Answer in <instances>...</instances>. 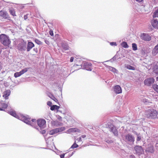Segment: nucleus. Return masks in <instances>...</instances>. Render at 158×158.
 Returning <instances> with one entry per match:
<instances>
[{
  "label": "nucleus",
  "mask_w": 158,
  "mask_h": 158,
  "mask_svg": "<svg viewBox=\"0 0 158 158\" xmlns=\"http://www.w3.org/2000/svg\"><path fill=\"white\" fill-rule=\"evenodd\" d=\"M125 57V56H123V57H122L121 58H123V57Z\"/></svg>",
  "instance_id": "774afa93"
},
{
  "label": "nucleus",
  "mask_w": 158,
  "mask_h": 158,
  "mask_svg": "<svg viewBox=\"0 0 158 158\" xmlns=\"http://www.w3.org/2000/svg\"><path fill=\"white\" fill-rule=\"evenodd\" d=\"M133 151L134 154L136 155L144 151L142 146L139 145H135L134 147Z\"/></svg>",
  "instance_id": "6e6552de"
},
{
  "label": "nucleus",
  "mask_w": 158,
  "mask_h": 158,
  "mask_svg": "<svg viewBox=\"0 0 158 158\" xmlns=\"http://www.w3.org/2000/svg\"><path fill=\"white\" fill-rule=\"evenodd\" d=\"M154 69L157 71H158V65H156L154 66Z\"/></svg>",
  "instance_id": "49530a36"
},
{
  "label": "nucleus",
  "mask_w": 158,
  "mask_h": 158,
  "mask_svg": "<svg viewBox=\"0 0 158 158\" xmlns=\"http://www.w3.org/2000/svg\"><path fill=\"white\" fill-rule=\"evenodd\" d=\"M75 152V151H73L72 153L71 154L69 155V156H68V157H70L72 156L74 154Z\"/></svg>",
  "instance_id": "6e6d98bb"
},
{
  "label": "nucleus",
  "mask_w": 158,
  "mask_h": 158,
  "mask_svg": "<svg viewBox=\"0 0 158 158\" xmlns=\"http://www.w3.org/2000/svg\"><path fill=\"white\" fill-rule=\"evenodd\" d=\"M22 75L20 72H17L15 73L14 74V76L15 77L17 78L19 77H20Z\"/></svg>",
  "instance_id": "58836bf2"
},
{
  "label": "nucleus",
  "mask_w": 158,
  "mask_h": 158,
  "mask_svg": "<svg viewBox=\"0 0 158 158\" xmlns=\"http://www.w3.org/2000/svg\"><path fill=\"white\" fill-rule=\"evenodd\" d=\"M26 43H21L19 44L18 46V49L20 51H24L26 50Z\"/></svg>",
  "instance_id": "4468645a"
},
{
  "label": "nucleus",
  "mask_w": 158,
  "mask_h": 158,
  "mask_svg": "<svg viewBox=\"0 0 158 158\" xmlns=\"http://www.w3.org/2000/svg\"><path fill=\"white\" fill-rule=\"evenodd\" d=\"M35 46V45L31 41H28L27 45V47L26 48L27 51V52H29L30 50Z\"/></svg>",
  "instance_id": "dca6fc26"
},
{
  "label": "nucleus",
  "mask_w": 158,
  "mask_h": 158,
  "mask_svg": "<svg viewBox=\"0 0 158 158\" xmlns=\"http://www.w3.org/2000/svg\"><path fill=\"white\" fill-rule=\"evenodd\" d=\"M156 81H158V76L156 78Z\"/></svg>",
  "instance_id": "338daca9"
},
{
  "label": "nucleus",
  "mask_w": 158,
  "mask_h": 158,
  "mask_svg": "<svg viewBox=\"0 0 158 158\" xmlns=\"http://www.w3.org/2000/svg\"><path fill=\"white\" fill-rule=\"evenodd\" d=\"M68 131L69 132H81V130L77 128H70L68 130Z\"/></svg>",
  "instance_id": "5701e85b"
},
{
  "label": "nucleus",
  "mask_w": 158,
  "mask_h": 158,
  "mask_svg": "<svg viewBox=\"0 0 158 158\" xmlns=\"http://www.w3.org/2000/svg\"><path fill=\"white\" fill-rule=\"evenodd\" d=\"M56 117L58 120H59L60 121H62V117L59 115H58L56 116Z\"/></svg>",
  "instance_id": "de8ad7c7"
},
{
  "label": "nucleus",
  "mask_w": 158,
  "mask_h": 158,
  "mask_svg": "<svg viewBox=\"0 0 158 158\" xmlns=\"http://www.w3.org/2000/svg\"><path fill=\"white\" fill-rule=\"evenodd\" d=\"M74 60V57H71L70 60V62H72Z\"/></svg>",
  "instance_id": "864d4df0"
},
{
  "label": "nucleus",
  "mask_w": 158,
  "mask_h": 158,
  "mask_svg": "<svg viewBox=\"0 0 158 158\" xmlns=\"http://www.w3.org/2000/svg\"><path fill=\"white\" fill-rule=\"evenodd\" d=\"M113 90L114 93L116 94H121L122 92V88L118 85L114 86L113 87Z\"/></svg>",
  "instance_id": "2eb2a0df"
},
{
  "label": "nucleus",
  "mask_w": 158,
  "mask_h": 158,
  "mask_svg": "<svg viewBox=\"0 0 158 158\" xmlns=\"http://www.w3.org/2000/svg\"><path fill=\"white\" fill-rule=\"evenodd\" d=\"M158 52V44H157L153 49L152 53L153 56L156 55Z\"/></svg>",
  "instance_id": "b1692460"
},
{
  "label": "nucleus",
  "mask_w": 158,
  "mask_h": 158,
  "mask_svg": "<svg viewBox=\"0 0 158 158\" xmlns=\"http://www.w3.org/2000/svg\"><path fill=\"white\" fill-rule=\"evenodd\" d=\"M67 153H63L62 154H61L60 155V158H64V156L65 154H66Z\"/></svg>",
  "instance_id": "09e8293b"
},
{
  "label": "nucleus",
  "mask_w": 158,
  "mask_h": 158,
  "mask_svg": "<svg viewBox=\"0 0 158 158\" xmlns=\"http://www.w3.org/2000/svg\"><path fill=\"white\" fill-rule=\"evenodd\" d=\"M126 68L127 69L131 70H135V68L134 67L128 64L127 65Z\"/></svg>",
  "instance_id": "c9c22d12"
},
{
  "label": "nucleus",
  "mask_w": 158,
  "mask_h": 158,
  "mask_svg": "<svg viewBox=\"0 0 158 158\" xmlns=\"http://www.w3.org/2000/svg\"><path fill=\"white\" fill-rule=\"evenodd\" d=\"M110 45L112 46H116L117 45V44L116 42H110Z\"/></svg>",
  "instance_id": "c03bdc74"
},
{
  "label": "nucleus",
  "mask_w": 158,
  "mask_h": 158,
  "mask_svg": "<svg viewBox=\"0 0 158 158\" xmlns=\"http://www.w3.org/2000/svg\"><path fill=\"white\" fill-rule=\"evenodd\" d=\"M78 145L76 143V142L75 141L73 144L71 146L69 149L70 150L71 148L74 149L75 148H78Z\"/></svg>",
  "instance_id": "72a5a7b5"
},
{
  "label": "nucleus",
  "mask_w": 158,
  "mask_h": 158,
  "mask_svg": "<svg viewBox=\"0 0 158 158\" xmlns=\"http://www.w3.org/2000/svg\"><path fill=\"white\" fill-rule=\"evenodd\" d=\"M24 19L25 20H26L27 18V16L26 15H24Z\"/></svg>",
  "instance_id": "052dcab7"
},
{
  "label": "nucleus",
  "mask_w": 158,
  "mask_h": 158,
  "mask_svg": "<svg viewBox=\"0 0 158 158\" xmlns=\"http://www.w3.org/2000/svg\"><path fill=\"white\" fill-rule=\"evenodd\" d=\"M50 118H50V117H49V116H48V118H47V120H50V119H49Z\"/></svg>",
  "instance_id": "0e129e2a"
},
{
  "label": "nucleus",
  "mask_w": 158,
  "mask_h": 158,
  "mask_svg": "<svg viewBox=\"0 0 158 158\" xmlns=\"http://www.w3.org/2000/svg\"><path fill=\"white\" fill-rule=\"evenodd\" d=\"M143 0H136V1L138 2H143Z\"/></svg>",
  "instance_id": "bf43d9fd"
},
{
  "label": "nucleus",
  "mask_w": 158,
  "mask_h": 158,
  "mask_svg": "<svg viewBox=\"0 0 158 158\" xmlns=\"http://www.w3.org/2000/svg\"><path fill=\"white\" fill-rule=\"evenodd\" d=\"M135 134L136 135V144H139V141H140L143 138L142 135L139 133H138L137 132H135Z\"/></svg>",
  "instance_id": "aec40b11"
},
{
  "label": "nucleus",
  "mask_w": 158,
  "mask_h": 158,
  "mask_svg": "<svg viewBox=\"0 0 158 158\" xmlns=\"http://www.w3.org/2000/svg\"><path fill=\"white\" fill-rule=\"evenodd\" d=\"M0 111H5L4 109L2 107H0Z\"/></svg>",
  "instance_id": "13d9d810"
},
{
  "label": "nucleus",
  "mask_w": 158,
  "mask_h": 158,
  "mask_svg": "<svg viewBox=\"0 0 158 158\" xmlns=\"http://www.w3.org/2000/svg\"><path fill=\"white\" fill-rule=\"evenodd\" d=\"M45 43L47 44H48L49 43V41L47 40H45Z\"/></svg>",
  "instance_id": "4d7b16f0"
},
{
  "label": "nucleus",
  "mask_w": 158,
  "mask_h": 158,
  "mask_svg": "<svg viewBox=\"0 0 158 158\" xmlns=\"http://www.w3.org/2000/svg\"><path fill=\"white\" fill-rule=\"evenodd\" d=\"M153 88L158 93V85L156 84L153 85Z\"/></svg>",
  "instance_id": "ea45409f"
},
{
  "label": "nucleus",
  "mask_w": 158,
  "mask_h": 158,
  "mask_svg": "<svg viewBox=\"0 0 158 158\" xmlns=\"http://www.w3.org/2000/svg\"><path fill=\"white\" fill-rule=\"evenodd\" d=\"M2 65H1V63L0 62V70L2 69Z\"/></svg>",
  "instance_id": "e2e57ef3"
},
{
  "label": "nucleus",
  "mask_w": 158,
  "mask_h": 158,
  "mask_svg": "<svg viewBox=\"0 0 158 158\" xmlns=\"http://www.w3.org/2000/svg\"><path fill=\"white\" fill-rule=\"evenodd\" d=\"M140 37L142 40L146 41H150L152 39L151 36L148 34L145 33L141 34Z\"/></svg>",
  "instance_id": "ddd939ff"
},
{
  "label": "nucleus",
  "mask_w": 158,
  "mask_h": 158,
  "mask_svg": "<svg viewBox=\"0 0 158 158\" xmlns=\"http://www.w3.org/2000/svg\"><path fill=\"white\" fill-rule=\"evenodd\" d=\"M24 117L26 118L24 120H22L23 122L27 124L31 125L36 129H38V127L36 125L37 121H36L35 119H32L31 121L30 120V118H29L28 116H25L24 115Z\"/></svg>",
  "instance_id": "39448f33"
},
{
  "label": "nucleus",
  "mask_w": 158,
  "mask_h": 158,
  "mask_svg": "<svg viewBox=\"0 0 158 158\" xmlns=\"http://www.w3.org/2000/svg\"><path fill=\"white\" fill-rule=\"evenodd\" d=\"M146 117L149 119H155L158 118V112L154 109L149 110L146 112Z\"/></svg>",
  "instance_id": "f03ea898"
},
{
  "label": "nucleus",
  "mask_w": 158,
  "mask_h": 158,
  "mask_svg": "<svg viewBox=\"0 0 158 158\" xmlns=\"http://www.w3.org/2000/svg\"><path fill=\"white\" fill-rule=\"evenodd\" d=\"M132 49L134 51H136L137 50V45L135 43H132Z\"/></svg>",
  "instance_id": "e433bc0d"
},
{
  "label": "nucleus",
  "mask_w": 158,
  "mask_h": 158,
  "mask_svg": "<svg viewBox=\"0 0 158 158\" xmlns=\"http://www.w3.org/2000/svg\"><path fill=\"white\" fill-rule=\"evenodd\" d=\"M33 50L35 51L36 53L38 52V49L37 48H34L33 49Z\"/></svg>",
  "instance_id": "5fc2aeb1"
},
{
  "label": "nucleus",
  "mask_w": 158,
  "mask_h": 158,
  "mask_svg": "<svg viewBox=\"0 0 158 158\" xmlns=\"http://www.w3.org/2000/svg\"><path fill=\"white\" fill-rule=\"evenodd\" d=\"M0 16L5 19L10 20V17L8 13L6 11H0Z\"/></svg>",
  "instance_id": "f8f14e48"
},
{
  "label": "nucleus",
  "mask_w": 158,
  "mask_h": 158,
  "mask_svg": "<svg viewBox=\"0 0 158 158\" xmlns=\"http://www.w3.org/2000/svg\"><path fill=\"white\" fill-rule=\"evenodd\" d=\"M61 44L62 48L64 50H69V47L67 43L65 41H63L61 42Z\"/></svg>",
  "instance_id": "f3484780"
},
{
  "label": "nucleus",
  "mask_w": 158,
  "mask_h": 158,
  "mask_svg": "<svg viewBox=\"0 0 158 158\" xmlns=\"http://www.w3.org/2000/svg\"><path fill=\"white\" fill-rule=\"evenodd\" d=\"M139 158H146V155L144 153V151L141 152L137 155Z\"/></svg>",
  "instance_id": "cd10ccee"
},
{
  "label": "nucleus",
  "mask_w": 158,
  "mask_h": 158,
  "mask_svg": "<svg viewBox=\"0 0 158 158\" xmlns=\"http://www.w3.org/2000/svg\"><path fill=\"white\" fill-rule=\"evenodd\" d=\"M30 69V67L26 68H24V69H22L20 72L22 75L24 73L27 72V71L29 69Z\"/></svg>",
  "instance_id": "c756f323"
},
{
  "label": "nucleus",
  "mask_w": 158,
  "mask_h": 158,
  "mask_svg": "<svg viewBox=\"0 0 158 158\" xmlns=\"http://www.w3.org/2000/svg\"><path fill=\"white\" fill-rule=\"evenodd\" d=\"M43 148V149H46V148H42V147H39V148Z\"/></svg>",
  "instance_id": "69168bd1"
},
{
  "label": "nucleus",
  "mask_w": 158,
  "mask_h": 158,
  "mask_svg": "<svg viewBox=\"0 0 158 158\" xmlns=\"http://www.w3.org/2000/svg\"><path fill=\"white\" fill-rule=\"evenodd\" d=\"M0 42L5 46H9L11 41L9 36L5 34L0 35Z\"/></svg>",
  "instance_id": "20e7f679"
},
{
  "label": "nucleus",
  "mask_w": 158,
  "mask_h": 158,
  "mask_svg": "<svg viewBox=\"0 0 158 158\" xmlns=\"http://www.w3.org/2000/svg\"><path fill=\"white\" fill-rule=\"evenodd\" d=\"M123 139L125 142L130 145L133 144L135 141L134 136L131 133H128L125 135Z\"/></svg>",
  "instance_id": "7ed1b4c3"
},
{
  "label": "nucleus",
  "mask_w": 158,
  "mask_h": 158,
  "mask_svg": "<svg viewBox=\"0 0 158 158\" xmlns=\"http://www.w3.org/2000/svg\"><path fill=\"white\" fill-rule=\"evenodd\" d=\"M48 96L51 99L53 100L56 102L58 101L57 99L51 93H48Z\"/></svg>",
  "instance_id": "393cba45"
},
{
  "label": "nucleus",
  "mask_w": 158,
  "mask_h": 158,
  "mask_svg": "<svg viewBox=\"0 0 158 158\" xmlns=\"http://www.w3.org/2000/svg\"><path fill=\"white\" fill-rule=\"evenodd\" d=\"M10 14L13 16H15V10L13 9H10L9 10Z\"/></svg>",
  "instance_id": "f704fd0d"
},
{
  "label": "nucleus",
  "mask_w": 158,
  "mask_h": 158,
  "mask_svg": "<svg viewBox=\"0 0 158 158\" xmlns=\"http://www.w3.org/2000/svg\"><path fill=\"white\" fill-rule=\"evenodd\" d=\"M47 105L49 106H50L51 107V106H52V102L50 101H48L47 102Z\"/></svg>",
  "instance_id": "a18cd8bd"
},
{
  "label": "nucleus",
  "mask_w": 158,
  "mask_h": 158,
  "mask_svg": "<svg viewBox=\"0 0 158 158\" xmlns=\"http://www.w3.org/2000/svg\"><path fill=\"white\" fill-rule=\"evenodd\" d=\"M77 140L79 142L81 141L82 140L81 137H80L78 138H77Z\"/></svg>",
  "instance_id": "3c124183"
},
{
  "label": "nucleus",
  "mask_w": 158,
  "mask_h": 158,
  "mask_svg": "<svg viewBox=\"0 0 158 158\" xmlns=\"http://www.w3.org/2000/svg\"><path fill=\"white\" fill-rule=\"evenodd\" d=\"M106 126V127L109 129V131L113 133L114 136L118 137V133L116 127L111 122H108Z\"/></svg>",
  "instance_id": "f257e3e1"
},
{
  "label": "nucleus",
  "mask_w": 158,
  "mask_h": 158,
  "mask_svg": "<svg viewBox=\"0 0 158 158\" xmlns=\"http://www.w3.org/2000/svg\"><path fill=\"white\" fill-rule=\"evenodd\" d=\"M154 146L151 144H148L146 148L145 152L146 153L153 154L155 152Z\"/></svg>",
  "instance_id": "9b49d317"
},
{
  "label": "nucleus",
  "mask_w": 158,
  "mask_h": 158,
  "mask_svg": "<svg viewBox=\"0 0 158 158\" xmlns=\"http://www.w3.org/2000/svg\"><path fill=\"white\" fill-rule=\"evenodd\" d=\"M51 123L52 126L56 127H60L63 125V123L57 120H52L51 122Z\"/></svg>",
  "instance_id": "a211bd4d"
},
{
  "label": "nucleus",
  "mask_w": 158,
  "mask_h": 158,
  "mask_svg": "<svg viewBox=\"0 0 158 158\" xmlns=\"http://www.w3.org/2000/svg\"><path fill=\"white\" fill-rule=\"evenodd\" d=\"M49 34L51 36H53L54 35L53 31H50L49 32Z\"/></svg>",
  "instance_id": "8fccbe9b"
},
{
  "label": "nucleus",
  "mask_w": 158,
  "mask_h": 158,
  "mask_svg": "<svg viewBox=\"0 0 158 158\" xmlns=\"http://www.w3.org/2000/svg\"><path fill=\"white\" fill-rule=\"evenodd\" d=\"M60 108V107L59 106L56 105H53L50 107V110L52 111H54L55 110H58Z\"/></svg>",
  "instance_id": "a878e982"
},
{
  "label": "nucleus",
  "mask_w": 158,
  "mask_h": 158,
  "mask_svg": "<svg viewBox=\"0 0 158 158\" xmlns=\"http://www.w3.org/2000/svg\"><path fill=\"white\" fill-rule=\"evenodd\" d=\"M57 133L56 128L53 129L49 131L48 133L50 135H53L56 133Z\"/></svg>",
  "instance_id": "c85d7f7f"
},
{
  "label": "nucleus",
  "mask_w": 158,
  "mask_h": 158,
  "mask_svg": "<svg viewBox=\"0 0 158 158\" xmlns=\"http://www.w3.org/2000/svg\"><path fill=\"white\" fill-rule=\"evenodd\" d=\"M42 129H41V130H40V128H39L38 127V129H37L39 131H40V133L42 134H44L45 133H46V131L44 130H42Z\"/></svg>",
  "instance_id": "79ce46f5"
},
{
  "label": "nucleus",
  "mask_w": 158,
  "mask_h": 158,
  "mask_svg": "<svg viewBox=\"0 0 158 158\" xmlns=\"http://www.w3.org/2000/svg\"><path fill=\"white\" fill-rule=\"evenodd\" d=\"M57 133L62 132L65 130V127H61L57 128H56Z\"/></svg>",
  "instance_id": "2f4dec72"
},
{
  "label": "nucleus",
  "mask_w": 158,
  "mask_h": 158,
  "mask_svg": "<svg viewBox=\"0 0 158 158\" xmlns=\"http://www.w3.org/2000/svg\"><path fill=\"white\" fill-rule=\"evenodd\" d=\"M129 158H136V157L134 155H131L129 156Z\"/></svg>",
  "instance_id": "603ef678"
},
{
  "label": "nucleus",
  "mask_w": 158,
  "mask_h": 158,
  "mask_svg": "<svg viewBox=\"0 0 158 158\" xmlns=\"http://www.w3.org/2000/svg\"><path fill=\"white\" fill-rule=\"evenodd\" d=\"M34 41L35 43L38 45H41L42 44V43L41 41L37 39H35Z\"/></svg>",
  "instance_id": "a19ab883"
},
{
  "label": "nucleus",
  "mask_w": 158,
  "mask_h": 158,
  "mask_svg": "<svg viewBox=\"0 0 158 158\" xmlns=\"http://www.w3.org/2000/svg\"><path fill=\"white\" fill-rule=\"evenodd\" d=\"M153 17V18H158V9L156 10L154 12Z\"/></svg>",
  "instance_id": "4c0bfd02"
},
{
  "label": "nucleus",
  "mask_w": 158,
  "mask_h": 158,
  "mask_svg": "<svg viewBox=\"0 0 158 158\" xmlns=\"http://www.w3.org/2000/svg\"><path fill=\"white\" fill-rule=\"evenodd\" d=\"M10 89H7L5 91L3 92V97L6 99H7L9 96L10 94Z\"/></svg>",
  "instance_id": "6ab92c4d"
},
{
  "label": "nucleus",
  "mask_w": 158,
  "mask_h": 158,
  "mask_svg": "<svg viewBox=\"0 0 158 158\" xmlns=\"http://www.w3.org/2000/svg\"><path fill=\"white\" fill-rule=\"evenodd\" d=\"M81 137V138H84L86 137V135H82Z\"/></svg>",
  "instance_id": "680f3d73"
},
{
  "label": "nucleus",
  "mask_w": 158,
  "mask_h": 158,
  "mask_svg": "<svg viewBox=\"0 0 158 158\" xmlns=\"http://www.w3.org/2000/svg\"><path fill=\"white\" fill-rule=\"evenodd\" d=\"M8 113L11 116L22 121L24 120L26 118L23 114H21L20 115H19L16 113L15 111L13 110H12L8 111Z\"/></svg>",
  "instance_id": "423d86ee"
},
{
  "label": "nucleus",
  "mask_w": 158,
  "mask_h": 158,
  "mask_svg": "<svg viewBox=\"0 0 158 158\" xmlns=\"http://www.w3.org/2000/svg\"><path fill=\"white\" fill-rule=\"evenodd\" d=\"M9 102L7 103H6L5 102V101L4 102L2 101L0 102V106L2 107L5 110L7 108V107L8 108L9 107Z\"/></svg>",
  "instance_id": "412c9836"
},
{
  "label": "nucleus",
  "mask_w": 158,
  "mask_h": 158,
  "mask_svg": "<svg viewBox=\"0 0 158 158\" xmlns=\"http://www.w3.org/2000/svg\"><path fill=\"white\" fill-rule=\"evenodd\" d=\"M117 58H118V59L121 58L120 57H118V56L115 55L112 58V59H113V60H115Z\"/></svg>",
  "instance_id": "37998d69"
},
{
  "label": "nucleus",
  "mask_w": 158,
  "mask_h": 158,
  "mask_svg": "<svg viewBox=\"0 0 158 158\" xmlns=\"http://www.w3.org/2000/svg\"><path fill=\"white\" fill-rule=\"evenodd\" d=\"M107 68L108 69L110 70L114 73H117L118 70L112 67L107 66Z\"/></svg>",
  "instance_id": "bb28decb"
},
{
  "label": "nucleus",
  "mask_w": 158,
  "mask_h": 158,
  "mask_svg": "<svg viewBox=\"0 0 158 158\" xmlns=\"http://www.w3.org/2000/svg\"><path fill=\"white\" fill-rule=\"evenodd\" d=\"M155 81V79L152 77L148 78L145 79L144 81V84L147 86H150L153 84Z\"/></svg>",
  "instance_id": "9d476101"
},
{
  "label": "nucleus",
  "mask_w": 158,
  "mask_h": 158,
  "mask_svg": "<svg viewBox=\"0 0 158 158\" xmlns=\"http://www.w3.org/2000/svg\"><path fill=\"white\" fill-rule=\"evenodd\" d=\"M46 122L45 120L44 119H39L37 120V123L39 127V128H40V130L45 127Z\"/></svg>",
  "instance_id": "1a4fd4ad"
},
{
  "label": "nucleus",
  "mask_w": 158,
  "mask_h": 158,
  "mask_svg": "<svg viewBox=\"0 0 158 158\" xmlns=\"http://www.w3.org/2000/svg\"><path fill=\"white\" fill-rule=\"evenodd\" d=\"M105 141L108 144H110L113 143V141L110 138H106L105 139Z\"/></svg>",
  "instance_id": "473e14b6"
},
{
  "label": "nucleus",
  "mask_w": 158,
  "mask_h": 158,
  "mask_svg": "<svg viewBox=\"0 0 158 158\" xmlns=\"http://www.w3.org/2000/svg\"><path fill=\"white\" fill-rule=\"evenodd\" d=\"M121 45L122 46L125 48H128L129 47V46L128 45L127 42L125 41H123L121 43Z\"/></svg>",
  "instance_id": "7c9ffc66"
},
{
  "label": "nucleus",
  "mask_w": 158,
  "mask_h": 158,
  "mask_svg": "<svg viewBox=\"0 0 158 158\" xmlns=\"http://www.w3.org/2000/svg\"><path fill=\"white\" fill-rule=\"evenodd\" d=\"M79 65L76 64V66ZM81 66V68L83 69H86V70L89 71H91L92 69L91 67L92 65V64L91 63L87 62H84L82 64L80 65ZM75 66V65H74Z\"/></svg>",
  "instance_id": "0eeeda50"
},
{
  "label": "nucleus",
  "mask_w": 158,
  "mask_h": 158,
  "mask_svg": "<svg viewBox=\"0 0 158 158\" xmlns=\"http://www.w3.org/2000/svg\"><path fill=\"white\" fill-rule=\"evenodd\" d=\"M151 24L152 27L155 28L158 27V22L157 19H154L152 22Z\"/></svg>",
  "instance_id": "4be33fe9"
}]
</instances>
